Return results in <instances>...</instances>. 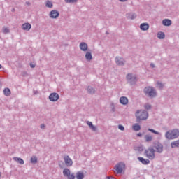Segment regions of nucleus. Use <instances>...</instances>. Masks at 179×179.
Instances as JSON below:
<instances>
[{
  "mask_svg": "<svg viewBox=\"0 0 179 179\" xmlns=\"http://www.w3.org/2000/svg\"><path fill=\"white\" fill-rule=\"evenodd\" d=\"M136 122H141V121H146L149 118V113L145 110H138L135 113Z\"/></svg>",
  "mask_w": 179,
  "mask_h": 179,
  "instance_id": "f257e3e1",
  "label": "nucleus"
},
{
  "mask_svg": "<svg viewBox=\"0 0 179 179\" xmlns=\"http://www.w3.org/2000/svg\"><path fill=\"white\" fill-rule=\"evenodd\" d=\"M143 92L146 97H149L150 99H155L157 96L156 89L152 86L145 87L143 89Z\"/></svg>",
  "mask_w": 179,
  "mask_h": 179,
  "instance_id": "f03ea898",
  "label": "nucleus"
},
{
  "mask_svg": "<svg viewBox=\"0 0 179 179\" xmlns=\"http://www.w3.org/2000/svg\"><path fill=\"white\" fill-rule=\"evenodd\" d=\"M179 136V129H173L169 130L165 133V138L168 139V141H173L174 139H177Z\"/></svg>",
  "mask_w": 179,
  "mask_h": 179,
  "instance_id": "7ed1b4c3",
  "label": "nucleus"
},
{
  "mask_svg": "<svg viewBox=\"0 0 179 179\" xmlns=\"http://www.w3.org/2000/svg\"><path fill=\"white\" fill-rule=\"evenodd\" d=\"M126 79L127 83L131 85H136V83L138 82V78L136 77V75L131 73H129L126 76Z\"/></svg>",
  "mask_w": 179,
  "mask_h": 179,
  "instance_id": "20e7f679",
  "label": "nucleus"
},
{
  "mask_svg": "<svg viewBox=\"0 0 179 179\" xmlns=\"http://www.w3.org/2000/svg\"><path fill=\"white\" fill-rule=\"evenodd\" d=\"M125 171V163L119 162L115 166V173L117 174H122Z\"/></svg>",
  "mask_w": 179,
  "mask_h": 179,
  "instance_id": "39448f33",
  "label": "nucleus"
},
{
  "mask_svg": "<svg viewBox=\"0 0 179 179\" xmlns=\"http://www.w3.org/2000/svg\"><path fill=\"white\" fill-rule=\"evenodd\" d=\"M155 148L150 147L148 149L145 150V155L146 157H148V159H149L150 160H153L155 157Z\"/></svg>",
  "mask_w": 179,
  "mask_h": 179,
  "instance_id": "423d86ee",
  "label": "nucleus"
},
{
  "mask_svg": "<svg viewBox=\"0 0 179 179\" xmlns=\"http://www.w3.org/2000/svg\"><path fill=\"white\" fill-rule=\"evenodd\" d=\"M115 61L117 65H119V66H124V65H125V59L120 56H117Z\"/></svg>",
  "mask_w": 179,
  "mask_h": 179,
  "instance_id": "0eeeda50",
  "label": "nucleus"
},
{
  "mask_svg": "<svg viewBox=\"0 0 179 179\" xmlns=\"http://www.w3.org/2000/svg\"><path fill=\"white\" fill-rule=\"evenodd\" d=\"M64 163L66 166L68 167H71L73 164V162L72 161V159L69 157V156L66 155L64 157Z\"/></svg>",
  "mask_w": 179,
  "mask_h": 179,
  "instance_id": "6e6552de",
  "label": "nucleus"
},
{
  "mask_svg": "<svg viewBox=\"0 0 179 179\" xmlns=\"http://www.w3.org/2000/svg\"><path fill=\"white\" fill-rule=\"evenodd\" d=\"M59 99V95L58 94L53 92L50 94L49 96V100L50 101H58V99Z\"/></svg>",
  "mask_w": 179,
  "mask_h": 179,
  "instance_id": "1a4fd4ad",
  "label": "nucleus"
},
{
  "mask_svg": "<svg viewBox=\"0 0 179 179\" xmlns=\"http://www.w3.org/2000/svg\"><path fill=\"white\" fill-rule=\"evenodd\" d=\"M49 15L51 19H57V17L59 16V13L57 11V10H52V11H50Z\"/></svg>",
  "mask_w": 179,
  "mask_h": 179,
  "instance_id": "9d476101",
  "label": "nucleus"
},
{
  "mask_svg": "<svg viewBox=\"0 0 179 179\" xmlns=\"http://www.w3.org/2000/svg\"><path fill=\"white\" fill-rule=\"evenodd\" d=\"M157 153H163V144L158 142L155 146Z\"/></svg>",
  "mask_w": 179,
  "mask_h": 179,
  "instance_id": "9b49d317",
  "label": "nucleus"
},
{
  "mask_svg": "<svg viewBox=\"0 0 179 179\" xmlns=\"http://www.w3.org/2000/svg\"><path fill=\"white\" fill-rule=\"evenodd\" d=\"M138 160L142 163V164H144V166H148L150 163V161L149 159H146L142 157H138Z\"/></svg>",
  "mask_w": 179,
  "mask_h": 179,
  "instance_id": "f8f14e48",
  "label": "nucleus"
},
{
  "mask_svg": "<svg viewBox=\"0 0 179 179\" xmlns=\"http://www.w3.org/2000/svg\"><path fill=\"white\" fill-rule=\"evenodd\" d=\"M22 30L25 31H30V29H31V24L30 23H24L22 25Z\"/></svg>",
  "mask_w": 179,
  "mask_h": 179,
  "instance_id": "ddd939ff",
  "label": "nucleus"
},
{
  "mask_svg": "<svg viewBox=\"0 0 179 179\" xmlns=\"http://www.w3.org/2000/svg\"><path fill=\"white\" fill-rule=\"evenodd\" d=\"M120 103L122 106H127L128 104V98L126 96H122L120 98Z\"/></svg>",
  "mask_w": 179,
  "mask_h": 179,
  "instance_id": "4468645a",
  "label": "nucleus"
},
{
  "mask_svg": "<svg viewBox=\"0 0 179 179\" xmlns=\"http://www.w3.org/2000/svg\"><path fill=\"white\" fill-rule=\"evenodd\" d=\"M79 47L81 51H87L88 46L86 43L81 42Z\"/></svg>",
  "mask_w": 179,
  "mask_h": 179,
  "instance_id": "2eb2a0df",
  "label": "nucleus"
},
{
  "mask_svg": "<svg viewBox=\"0 0 179 179\" xmlns=\"http://www.w3.org/2000/svg\"><path fill=\"white\" fill-rule=\"evenodd\" d=\"M141 30H143V31H146V30H149V24L148 23H142L140 25Z\"/></svg>",
  "mask_w": 179,
  "mask_h": 179,
  "instance_id": "dca6fc26",
  "label": "nucleus"
},
{
  "mask_svg": "<svg viewBox=\"0 0 179 179\" xmlns=\"http://www.w3.org/2000/svg\"><path fill=\"white\" fill-rule=\"evenodd\" d=\"M76 177L77 179H83L85 178V173L82 171H78L76 173Z\"/></svg>",
  "mask_w": 179,
  "mask_h": 179,
  "instance_id": "f3484780",
  "label": "nucleus"
},
{
  "mask_svg": "<svg viewBox=\"0 0 179 179\" xmlns=\"http://www.w3.org/2000/svg\"><path fill=\"white\" fill-rule=\"evenodd\" d=\"M126 16L127 19H131V20H134V19L136 18V14L134 13H127Z\"/></svg>",
  "mask_w": 179,
  "mask_h": 179,
  "instance_id": "a211bd4d",
  "label": "nucleus"
},
{
  "mask_svg": "<svg viewBox=\"0 0 179 179\" xmlns=\"http://www.w3.org/2000/svg\"><path fill=\"white\" fill-rule=\"evenodd\" d=\"M163 26H171V20L169 19H164L162 20Z\"/></svg>",
  "mask_w": 179,
  "mask_h": 179,
  "instance_id": "6ab92c4d",
  "label": "nucleus"
},
{
  "mask_svg": "<svg viewBox=\"0 0 179 179\" xmlns=\"http://www.w3.org/2000/svg\"><path fill=\"white\" fill-rule=\"evenodd\" d=\"M144 139L145 142H152V141H153V136L152 135L147 134L144 136Z\"/></svg>",
  "mask_w": 179,
  "mask_h": 179,
  "instance_id": "aec40b11",
  "label": "nucleus"
},
{
  "mask_svg": "<svg viewBox=\"0 0 179 179\" xmlns=\"http://www.w3.org/2000/svg\"><path fill=\"white\" fill-rule=\"evenodd\" d=\"M171 147L172 149H174L175 148H179V140L171 142Z\"/></svg>",
  "mask_w": 179,
  "mask_h": 179,
  "instance_id": "412c9836",
  "label": "nucleus"
},
{
  "mask_svg": "<svg viewBox=\"0 0 179 179\" xmlns=\"http://www.w3.org/2000/svg\"><path fill=\"white\" fill-rule=\"evenodd\" d=\"M85 59L87 61H92L93 59V56L92 55V52H87L85 54Z\"/></svg>",
  "mask_w": 179,
  "mask_h": 179,
  "instance_id": "4be33fe9",
  "label": "nucleus"
},
{
  "mask_svg": "<svg viewBox=\"0 0 179 179\" xmlns=\"http://www.w3.org/2000/svg\"><path fill=\"white\" fill-rule=\"evenodd\" d=\"M13 160H15V162H17V163H19V164H24V161L22 158L15 157H13Z\"/></svg>",
  "mask_w": 179,
  "mask_h": 179,
  "instance_id": "5701e85b",
  "label": "nucleus"
},
{
  "mask_svg": "<svg viewBox=\"0 0 179 179\" xmlns=\"http://www.w3.org/2000/svg\"><path fill=\"white\" fill-rule=\"evenodd\" d=\"M71 174V170H69V169H64L63 170V175L64 176V177H68V176H69Z\"/></svg>",
  "mask_w": 179,
  "mask_h": 179,
  "instance_id": "b1692460",
  "label": "nucleus"
},
{
  "mask_svg": "<svg viewBox=\"0 0 179 179\" xmlns=\"http://www.w3.org/2000/svg\"><path fill=\"white\" fill-rule=\"evenodd\" d=\"M134 131H141V125H139L138 124H134L132 127Z\"/></svg>",
  "mask_w": 179,
  "mask_h": 179,
  "instance_id": "393cba45",
  "label": "nucleus"
},
{
  "mask_svg": "<svg viewBox=\"0 0 179 179\" xmlns=\"http://www.w3.org/2000/svg\"><path fill=\"white\" fill-rule=\"evenodd\" d=\"M30 162H31V163H32V164H36L38 162L37 157H36V156L31 157Z\"/></svg>",
  "mask_w": 179,
  "mask_h": 179,
  "instance_id": "a878e982",
  "label": "nucleus"
},
{
  "mask_svg": "<svg viewBox=\"0 0 179 179\" xmlns=\"http://www.w3.org/2000/svg\"><path fill=\"white\" fill-rule=\"evenodd\" d=\"M157 37L160 40H163V38H164V37H166V35L164 34V32H158Z\"/></svg>",
  "mask_w": 179,
  "mask_h": 179,
  "instance_id": "bb28decb",
  "label": "nucleus"
},
{
  "mask_svg": "<svg viewBox=\"0 0 179 179\" xmlns=\"http://www.w3.org/2000/svg\"><path fill=\"white\" fill-rule=\"evenodd\" d=\"M87 92H88V93H90V94H94V92H96V91L94 90V88L89 86L87 87Z\"/></svg>",
  "mask_w": 179,
  "mask_h": 179,
  "instance_id": "cd10ccee",
  "label": "nucleus"
},
{
  "mask_svg": "<svg viewBox=\"0 0 179 179\" xmlns=\"http://www.w3.org/2000/svg\"><path fill=\"white\" fill-rule=\"evenodd\" d=\"M3 93H4L5 96H10V89L5 88L3 90Z\"/></svg>",
  "mask_w": 179,
  "mask_h": 179,
  "instance_id": "c85d7f7f",
  "label": "nucleus"
},
{
  "mask_svg": "<svg viewBox=\"0 0 179 179\" xmlns=\"http://www.w3.org/2000/svg\"><path fill=\"white\" fill-rule=\"evenodd\" d=\"M157 87H158V89H163V87H164V85H163V83H162L160 81H157Z\"/></svg>",
  "mask_w": 179,
  "mask_h": 179,
  "instance_id": "c756f323",
  "label": "nucleus"
},
{
  "mask_svg": "<svg viewBox=\"0 0 179 179\" xmlns=\"http://www.w3.org/2000/svg\"><path fill=\"white\" fill-rule=\"evenodd\" d=\"M148 131H149L150 132H152V134H155V135H160V132L157 131L156 130L153 129H148Z\"/></svg>",
  "mask_w": 179,
  "mask_h": 179,
  "instance_id": "7c9ffc66",
  "label": "nucleus"
},
{
  "mask_svg": "<svg viewBox=\"0 0 179 179\" xmlns=\"http://www.w3.org/2000/svg\"><path fill=\"white\" fill-rule=\"evenodd\" d=\"M134 150H136V152H143V148L142 146H136L134 147Z\"/></svg>",
  "mask_w": 179,
  "mask_h": 179,
  "instance_id": "2f4dec72",
  "label": "nucleus"
},
{
  "mask_svg": "<svg viewBox=\"0 0 179 179\" xmlns=\"http://www.w3.org/2000/svg\"><path fill=\"white\" fill-rule=\"evenodd\" d=\"M46 8H52L53 5L52 3L50 1H47L45 3Z\"/></svg>",
  "mask_w": 179,
  "mask_h": 179,
  "instance_id": "473e14b6",
  "label": "nucleus"
},
{
  "mask_svg": "<svg viewBox=\"0 0 179 179\" xmlns=\"http://www.w3.org/2000/svg\"><path fill=\"white\" fill-rule=\"evenodd\" d=\"M144 108H145V110H152V105H150L149 103H145L144 105Z\"/></svg>",
  "mask_w": 179,
  "mask_h": 179,
  "instance_id": "72a5a7b5",
  "label": "nucleus"
},
{
  "mask_svg": "<svg viewBox=\"0 0 179 179\" xmlns=\"http://www.w3.org/2000/svg\"><path fill=\"white\" fill-rule=\"evenodd\" d=\"M66 3H75L78 2V0H64Z\"/></svg>",
  "mask_w": 179,
  "mask_h": 179,
  "instance_id": "f704fd0d",
  "label": "nucleus"
},
{
  "mask_svg": "<svg viewBox=\"0 0 179 179\" xmlns=\"http://www.w3.org/2000/svg\"><path fill=\"white\" fill-rule=\"evenodd\" d=\"M3 33H4V34H8V33H9V29H8L6 27H3Z\"/></svg>",
  "mask_w": 179,
  "mask_h": 179,
  "instance_id": "c9c22d12",
  "label": "nucleus"
},
{
  "mask_svg": "<svg viewBox=\"0 0 179 179\" xmlns=\"http://www.w3.org/2000/svg\"><path fill=\"white\" fill-rule=\"evenodd\" d=\"M90 129H92V131H93L94 132H96V131H97V127L92 125L91 127H90Z\"/></svg>",
  "mask_w": 179,
  "mask_h": 179,
  "instance_id": "e433bc0d",
  "label": "nucleus"
},
{
  "mask_svg": "<svg viewBox=\"0 0 179 179\" xmlns=\"http://www.w3.org/2000/svg\"><path fill=\"white\" fill-rule=\"evenodd\" d=\"M68 179H75V174L70 173L69 176H67Z\"/></svg>",
  "mask_w": 179,
  "mask_h": 179,
  "instance_id": "4c0bfd02",
  "label": "nucleus"
},
{
  "mask_svg": "<svg viewBox=\"0 0 179 179\" xmlns=\"http://www.w3.org/2000/svg\"><path fill=\"white\" fill-rule=\"evenodd\" d=\"M118 129L120 130V131H125V127H124V126L121 125V124H119L118 125Z\"/></svg>",
  "mask_w": 179,
  "mask_h": 179,
  "instance_id": "58836bf2",
  "label": "nucleus"
},
{
  "mask_svg": "<svg viewBox=\"0 0 179 179\" xmlns=\"http://www.w3.org/2000/svg\"><path fill=\"white\" fill-rule=\"evenodd\" d=\"M87 125H88V127H89L90 128H91L92 126L93 125V123H92V122H90V121H87Z\"/></svg>",
  "mask_w": 179,
  "mask_h": 179,
  "instance_id": "ea45409f",
  "label": "nucleus"
},
{
  "mask_svg": "<svg viewBox=\"0 0 179 179\" xmlns=\"http://www.w3.org/2000/svg\"><path fill=\"white\" fill-rule=\"evenodd\" d=\"M41 129H45V124H41Z\"/></svg>",
  "mask_w": 179,
  "mask_h": 179,
  "instance_id": "a19ab883",
  "label": "nucleus"
},
{
  "mask_svg": "<svg viewBox=\"0 0 179 179\" xmlns=\"http://www.w3.org/2000/svg\"><path fill=\"white\" fill-rule=\"evenodd\" d=\"M27 75V72L23 71L22 72V76H26Z\"/></svg>",
  "mask_w": 179,
  "mask_h": 179,
  "instance_id": "79ce46f5",
  "label": "nucleus"
},
{
  "mask_svg": "<svg viewBox=\"0 0 179 179\" xmlns=\"http://www.w3.org/2000/svg\"><path fill=\"white\" fill-rule=\"evenodd\" d=\"M30 66L31 68H36V65L33 64H30Z\"/></svg>",
  "mask_w": 179,
  "mask_h": 179,
  "instance_id": "37998d69",
  "label": "nucleus"
},
{
  "mask_svg": "<svg viewBox=\"0 0 179 179\" xmlns=\"http://www.w3.org/2000/svg\"><path fill=\"white\" fill-rule=\"evenodd\" d=\"M106 179H116V178H114V177L108 176V177L106 178Z\"/></svg>",
  "mask_w": 179,
  "mask_h": 179,
  "instance_id": "c03bdc74",
  "label": "nucleus"
},
{
  "mask_svg": "<svg viewBox=\"0 0 179 179\" xmlns=\"http://www.w3.org/2000/svg\"><path fill=\"white\" fill-rule=\"evenodd\" d=\"M150 66H151V68H155V64L151 63V64H150Z\"/></svg>",
  "mask_w": 179,
  "mask_h": 179,
  "instance_id": "a18cd8bd",
  "label": "nucleus"
},
{
  "mask_svg": "<svg viewBox=\"0 0 179 179\" xmlns=\"http://www.w3.org/2000/svg\"><path fill=\"white\" fill-rule=\"evenodd\" d=\"M120 1V2H127V1H128V0H119Z\"/></svg>",
  "mask_w": 179,
  "mask_h": 179,
  "instance_id": "49530a36",
  "label": "nucleus"
},
{
  "mask_svg": "<svg viewBox=\"0 0 179 179\" xmlns=\"http://www.w3.org/2000/svg\"><path fill=\"white\" fill-rule=\"evenodd\" d=\"M26 5H27V6H29L30 5V2L27 1V2H26Z\"/></svg>",
  "mask_w": 179,
  "mask_h": 179,
  "instance_id": "de8ad7c7",
  "label": "nucleus"
},
{
  "mask_svg": "<svg viewBox=\"0 0 179 179\" xmlns=\"http://www.w3.org/2000/svg\"><path fill=\"white\" fill-rule=\"evenodd\" d=\"M137 136H139V137L142 136V134L138 133V134H137Z\"/></svg>",
  "mask_w": 179,
  "mask_h": 179,
  "instance_id": "09e8293b",
  "label": "nucleus"
},
{
  "mask_svg": "<svg viewBox=\"0 0 179 179\" xmlns=\"http://www.w3.org/2000/svg\"><path fill=\"white\" fill-rule=\"evenodd\" d=\"M34 94H37V93H38V92H37V91H34Z\"/></svg>",
  "mask_w": 179,
  "mask_h": 179,
  "instance_id": "8fccbe9b",
  "label": "nucleus"
},
{
  "mask_svg": "<svg viewBox=\"0 0 179 179\" xmlns=\"http://www.w3.org/2000/svg\"><path fill=\"white\" fill-rule=\"evenodd\" d=\"M1 87H2V83H1V82H0V89H1Z\"/></svg>",
  "mask_w": 179,
  "mask_h": 179,
  "instance_id": "3c124183",
  "label": "nucleus"
},
{
  "mask_svg": "<svg viewBox=\"0 0 179 179\" xmlns=\"http://www.w3.org/2000/svg\"><path fill=\"white\" fill-rule=\"evenodd\" d=\"M2 69V65L1 64H0V69Z\"/></svg>",
  "mask_w": 179,
  "mask_h": 179,
  "instance_id": "603ef678",
  "label": "nucleus"
},
{
  "mask_svg": "<svg viewBox=\"0 0 179 179\" xmlns=\"http://www.w3.org/2000/svg\"><path fill=\"white\" fill-rule=\"evenodd\" d=\"M15 10V9H13V12Z\"/></svg>",
  "mask_w": 179,
  "mask_h": 179,
  "instance_id": "864d4df0",
  "label": "nucleus"
},
{
  "mask_svg": "<svg viewBox=\"0 0 179 179\" xmlns=\"http://www.w3.org/2000/svg\"><path fill=\"white\" fill-rule=\"evenodd\" d=\"M0 177H1V172H0Z\"/></svg>",
  "mask_w": 179,
  "mask_h": 179,
  "instance_id": "5fc2aeb1",
  "label": "nucleus"
}]
</instances>
